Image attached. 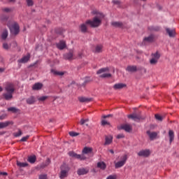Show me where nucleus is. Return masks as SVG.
Here are the masks:
<instances>
[{
    "mask_svg": "<svg viewBox=\"0 0 179 179\" xmlns=\"http://www.w3.org/2000/svg\"><path fill=\"white\" fill-rule=\"evenodd\" d=\"M169 142L170 143H171V142L174 141V131H173V130H169Z\"/></svg>",
    "mask_w": 179,
    "mask_h": 179,
    "instance_id": "bb28decb",
    "label": "nucleus"
},
{
    "mask_svg": "<svg viewBox=\"0 0 179 179\" xmlns=\"http://www.w3.org/2000/svg\"><path fill=\"white\" fill-rule=\"evenodd\" d=\"M113 2L114 5H120L121 3V2H120L118 0H113Z\"/></svg>",
    "mask_w": 179,
    "mask_h": 179,
    "instance_id": "5fc2aeb1",
    "label": "nucleus"
},
{
    "mask_svg": "<svg viewBox=\"0 0 179 179\" xmlns=\"http://www.w3.org/2000/svg\"><path fill=\"white\" fill-rule=\"evenodd\" d=\"M17 166H18V167H27V166H29V164H27L26 162H20L17 161Z\"/></svg>",
    "mask_w": 179,
    "mask_h": 179,
    "instance_id": "c756f323",
    "label": "nucleus"
},
{
    "mask_svg": "<svg viewBox=\"0 0 179 179\" xmlns=\"http://www.w3.org/2000/svg\"><path fill=\"white\" fill-rule=\"evenodd\" d=\"M108 117H111V115H104L103 118H108Z\"/></svg>",
    "mask_w": 179,
    "mask_h": 179,
    "instance_id": "13d9d810",
    "label": "nucleus"
},
{
    "mask_svg": "<svg viewBox=\"0 0 179 179\" xmlns=\"http://www.w3.org/2000/svg\"><path fill=\"white\" fill-rule=\"evenodd\" d=\"M47 99H48V96H38V100L41 102L45 101V100H47Z\"/></svg>",
    "mask_w": 179,
    "mask_h": 179,
    "instance_id": "4c0bfd02",
    "label": "nucleus"
},
{
    "mask_svg": "<svg viewBox=\"0 0 179 179\" xmlns=\"http://www.w3.org/2000/svg\"><path fill=\"white\" fill-rule=\"evenodd\" d=\"M87 173H89V169L87 168H81L77 171V174L78 176H85V174H87Z\"/></svg>",
    "mask_w": 179,
    "mask_h": 179,
    "instance_id": "ddd939ff",
    "label": "nucleus"
},
{
    "mask_svg": "<svg viewBox=\"0 0 179 179\" xmlns=\"http://www.w3.org/2000/svg\"><path fill=\"white\" fill-rule=\"evenodd\" d=\"M101 50H103V46L101 45H96L95 48L96 52H101Z\"/></svg>",
    "mask_w": 179,
    "mask_h": 179,
    "instance_id": "ea45409f",
    "label": "nucleus"
},
{
    "mask_svg": "<svg viewBox=\"0 0 179 179\" xmlns=\"http://www.w3.org/2000/svg\"><path fill=\"white\" fill-rule=\"evenodd\" d=\"M166 31L167 34L169 36V37H176V29L166 28Z\"/></svg>",
    "mask_w": 179,
    "mask_h": 179,
    "instance_id": "dca6fc26",
    "label": "nucleus"
},
{
    "mask_svg": "<svg viewBox=\"0 0 179 179\" xmlns=\"http://www.w3.org/2000/svg\"><path fill=\"white\" fill-rule=\"evenodd\" d=\"M29 138H30V136H24V137H22V138L20 139V141H21V142H26V141H27V139H29Z\"/></svg>",
    "mask_w": 179,
    "mask_h": 179,
    "instance_id": "c03bdc74",
    "label": "nucleus"
},
{
    "mask_svg": "<svg viewBox=\"0 0 179 179\" xmlns=\"http://www.w3.org/2000/svg\"><path fill=\"white\" fill-rule=\"evenodd\" d=\"M5 90L7 93L3 94L4 99L6 100H10L13 97V93L15 92V85L8 83L6 84Z\"/></svg>",
    "mask_w": 179,
    "mask_h": 179,
    "instance_id": "f03ea898",
    "label": "nucleus"
},
{
    "mask_svg": "<svg viewBox=\"0 0 179 179\" xmlns=\"http://www.w3.org/2000/svg\"><path fill=\"white\" fill-rule=\"evenodd\" d=\"M4 117L3 116H0V120H3Z\"/></svg>",
    "mask_w": 179,
    "mask_h": 179,
    "instance_id": "680f3d73",
    "label": "nucleus"
},
{
    "mask_svg": "<svg viewBox=\"0 0 179 179\" xmlns=\"http://www.w3.org/2000/svg\"><path fill=\"white\" fill-rule=\"evenodd\" d=\"M126 71H127V72H136V71H138V68L136 66H128Z\"/></svg>",
    "mask_w": 179,
    "mask_h": 179,
    "instance_id": "4be33fe9",
    "label": "nucleus"
},
{
    "mask_svg": "<svg viewBox=\"0 0 179 179\" xmlns=\"http://www.w3.org/2000/svg\"><path fill=\"white\" fill-rule=\"evenodd\" d=\"M128 118L130 120H133L134 121L136 122H139L141 120H143L142 116L141 115H138L136 113H132L131 115H128Z\"/></svg>",
    "mask_w": 179,
    "mask_h": 179,
    "instance_id": "6e6552de",
    "label": "nucleus"
},
{
    "mask_svg": "<svg viewBox=\"0 0 179 179\" xmlns=\"http://www.w3.org/2000/svg\"><path fill=\"white\" fill-rule=\"evenodd\" d=\"M92 14L96 15V16L93 17L92 20H88L85 23L80 25V30L81 33H87V24H89L90 27L93 28L99 27V26L101 24V19L104 17V14L99 12L98 10L92 11Z\"/></svg>",
    "mask_w": 179,
    "mask_h": 179,
    "instance_id": "f257e3e1",
    "label": "nucleus"
},
{
    "mask_svg": "<svg viewBox=\"0 0 179 179\" xmlns=\"http://www.w3.org/2000/svg\"><path fill=\"white\" fill-rule=\"evenodd\" d=\"M9 125H13V122L12 121H6L0 122V129L3 128H6V127H9Z\"/></svg>",
    "mask_w": 179,
    "mask_h": 179,
    "instance_id": "4468645a",
    "label": "nucleus"
},
{
    "mask_svg": "<svg viewBox=\"0 0 179 179\" xmlns=\"http://www.w3.org/2000/svg\"><path fill=\"white\" fill-rule=\"evenodd\" d=\"M109 152H110V153H112V155H114V150H109Z\"/></svg>",
    "mask_w": 179,
    "mask_h": 179,
    "instance_id": "bf43d9fd",
    "label": "nucleus"
},
{
    "mask_svg": "<svg viewBox=\"0 0 179 179\" xmlns=\"http://www.w3.org/2000/svg\"><path fill=\"white\" fill-rule=\"evenodd\" d=\"M127 160H128V155H122L120 157V160L115 163V169H121V167H124L127 163Z\"/></svg>",
    "mask_w": 179,
    "mask_h": 179,
    "instance_id": "7ed1b4c3",
    "label": "nucleus"
},
{
    "mask_svg": "<svg viewBox=\"0 0 179 179\" xmlns=\"http://www.w3.org/2000/svg\"><path fill=\"white\" fill-rule=\"evenodd\" d=\"M69 134L70 136H78V135H79V133H76L75 131H70Z\"/></svg>",
    "mask_w": 179,
    "mask_h": 179,
    "instance_id": "37998d69",
    "label": "nucleus"
},
{
    "mask_svg": "<svg viewBox=\"0 0 179 179\" xmlns=\"http://www.w3.org/2000/svg\"><path fill=\"white\" fill-rule=\"evenodd\" d=\"M153 41H155V35L151 34L143 38V44H146V43H153Z\"/></svg>",
    "mask_w": 179,
    "mask_h": 179,
    "instance_id": "9b49d317",
    "label": "nucleus"
},
{
    "mask_svg": "<svg viewBox=\"0 0 179 179\" xmlns=\"http://www.w3.org/2000/svg\"><path fill=\"white\" fill-rule=\"evenodd\" d=\"M69 155L70 157H75L76 159H78V160H86L87 157L85 155H78L75 152L71 151L69 152Z\"/></svg>",
    "mask_w": 179,
    "mask_h": 179,
    "instance_id": "0eeeda50",
    "label": "nucleus"
},
{
    "mask_svg": "<svg viewBox=\"0 0 179 179\" xmlns=\"http://www.w3.org/2000/svg\"><path fill=\"white\" fill-rule=\"evenodd\" d=\"M19 110L15 107H10L8 108V111H10L11 113H17Z\"/></svg>",
    "mask_w": 179,
    "mask_h": 179,
    "instance_id": "58836bf2",
    "label": "nucleus"
},
{
    "mask_svg": "<svg viewBox=\"0 0 179 179\" xmlns=\"http://www.w3.org/2000/svg\"><path fill=\"white\" fill-rule=\"evenodd\" d=\"M8 38V30H4L1 34V38L3 40H6Z\"/></svg>",
    "mask_w": 179,
    "mask_h": 179,
    "instance_id": "f704fd0d",
    "label": "nucleus"
},
{
    "mask_svg": "<svg viewBox=\"0 0 179 179\" xmlns=\"http://www.w3.org/2000/svg\"><path fill=\"white\" fill-rule=\"evenodd\" d=\"M101 124L102 125H110V122H107V120H103L101 121Z\"/></svg>",
    "mask_w": 179,
    "mask_h": 179,
    "instance_id": "8fccbe9b",
    "label": "nucleus"
},
{
    "mask_svg": "<svg viewBox=\"0 0 179 179\" xmlns=\"http://www.w3.org/2000/svg\"><path fill=\"white\" fill-rule=\"evenodd\" d=\"M50 163H51V159L48 158L46 159V162L41 165L42 169H44V167H47V166H48V164H50Z\"/></svg>",
    "mask_w": 179,
    "mask_h": 179,
    "instance_id": "c9c22d12",
    "label": "nucleus"
},
{
    "mask_svg": "<svg viewBox=\"0 0 179 179\" xmlns=\"http://www.w3.org/2000/svg\"><path fill=\"white\" fill-rule=\"evenodd\" d=\"M97 167L99 169H101V170H106V167H107V166L106 165V163H104V162H98Z\"/></svg>",
    "mask_w": 179,
    "mask_h": 179,
    "instance_id": "c85d7f7f",
    "label": "nucleus"
},
{
    "mask_svg": "<svg viewBox=\"0 0 179 179\" xmlns=\"http://www.w3.org/2000/svg\"><path fill=\"white\" fill-rule=\"evenodd\" d=\"M145 72H146V69H145Z\"/></svg>",
    "mask_w": 179,
    "mask_h": 179,
    "instance_id": "69168bd1",
    "label": "nucleus"
},
{
    "mask_svg": "<svg viewBox=\"0 0 179 179\" xmlns=\"http://www.w3.org/2000/svg\"><path fill=\"white\" fill-rule=\"evenodd\" d=\"M78 58H82L83 57V52H78Z\"/></svg>",
    "mask_w": 179,
    "mask_h": 179,
    "instance_id": "6e6d98bb",
    "label": "nucleus"
},
{
    "mask_svg": "<svg viewBox=\"0 0 179 179\" xmlns=\"http://www.w3.org/2000/svg\"><path fill=\"white\" fill-rule=\"evenodd\" d=\"M3 89L0 87V92H2Z\"/></svg>",
    "mask_w": 179,
    "mask_h": 179,
    "instance_id": "0e129e2a",
    "label": "nucleus"
},
{
    "mask_svg": "<svg viewBox=\"0 0 179 179\" xmlns=\"http://www.w3.org/2000/svg\"><path fill=\"white\" fill-rule=\"evenodd\" d=\"M22 130L19 129V130H18V132L14 134V136H15L16 138H17V136H22Z\"/></svg>",
    "mask_w": 179,
    "mask_h": 179,
    "instance_id": "79ce46f5",
    "label": "nucleus"
},
{
    "mask_svg": "<svg viewBox=\"0 0 179 179\" xmlns=\"http://www.w3.org/2000/svg\"><path fill=\"white\" fill-rule=\"evenodd\" d=\"M155 118L156 120H157L158 121H163V117L160 116L159 115H155Z\"/></svg>",
    "mask_w": 179,
    "mask_h": 179,
    "instance_id": "a18cd8bd",
    "label": "nucleus"
},
{
    "mask_svg": "<svg viewBox=\"0 0 179 179\" xmlns=\"http://www.w3.org/2000/svg\"><path fill=\"white\" fill-rule=\"evenodd\" d=\"M0 72H3V69L0 68Z\"/></svg>",
    "mask_w": 179,
    "mask_h": 179,
    "instance_id": "052dcab7",
    "label": "nucleus"
},
{
    "mask_svg": "<svg viewBox=\"0 0 179 179\" xmlns=\"http://www.w3.org/2000/svg\"><path fill=\"white\" fill-rule=\"evenodd\" d=\"M78 100L80 103H90V101H92V98L80 96L78 97Z\"/></svg>",
    "mask_w": 179,
    "mask_h": 179,
    "instance_id": "f3484780",
    "label": "nucleus"
},
{
    "mask_svg": "<svg viewBox=\"0 0 179 179\" xmlns=\"http://www.w3.org/2000/svg\"><path fill=\"white\" fill-rule=\"evenodd\" d=\"M27 104H34V103H36V98H34V96H30L27 99Z\"/></svg>",
    "mask_w": 179,
    "mask_h": 179,
    "instance_id": "a878e982",
    "label": "nucleus"
},
{
    "mask_svg": "<svg viewBox=\"0 0 179 179\" xmlns=\"http://www.w3.org/2000/svg\"><path fill=\"white\" fill-rule=\"evenodd\" d=\"M56 47L58 48V50H64V48H66V42H65V41H60L56 43Z\"/></svg>",
    "mask_w": 179,
    "mask_h": 179,
    "instance_id": "f8f14e48",
    "label": "nucleus"
},
{
    "mask_svg": "<svg viewBox=\"0 0 179 179\" xmlns=\"http://www.w3.org/2000/svg\"><path fill=\"white\" fill-rule=\"evenodd\" d=\"M158 61L159 60H157V59L152 57V59L150 60V64L151 65H156V64H157Z\"/></svg>",
    "mask_w": 179,
    "mask_h": 179,
    "instance_id": "e433bc0d",
    "label": "nucleus"
},
{
    "mask_svg": "<svg viewBox=\"0 0 179 179\" xmlns=\"http://www.w3.org/2000/svg\"><path fill=\"white\" fill-rule=\"evenodd\" d=\"M51 73H53V75H57L59 76H62L64 75V72L62 71H57L54 69L51 70Z\"/></svg>",
    "mask_w": 179,
    "mask_h": 179,
    "instance_id": "7c9ffc66",
    "label": "nucleus"
},
{
    "mask_svg": "<svg viewBox=\"0 0 179 179\" xmlns=\"http://www.w3.org/2000/svg\"><path fill=\"white\" fill-rule=\"evenodd\" d=\"M27 3L28 6H33L34 5L33 0H27Z\"/></svg>",
    "mask_w": 179,
    "mask_h": 179,
    "instance_id": "a19ab883",
    "label": "nucleus"
},
{
    "mask_svg": "<svg viewBox=\"0 0 179 179\" xmlns=\"http://www.w3.org/2000/svg\"><path fill=\"white\" fill-rule=\"evenodd\" d=\"M29 59H30V54H27V55L24 56L22 58L18 60L20 64H26V62H29Z\"/></svg>",
    "mask_w": 179,
    "mask_h": 179,
    "instance_id": "2eb2a0df",
    "label": "nucleus"
},
{
    "mask_svg": "<svg viewBox=\"0 0 179 179\" xmlns=\"http://www.w3.org/2000/svg\"><path fill=\"white\" fill-rule=\"evenodd\" d=\"M61 172H60V178H65L66 177H68V173L69 171V167H68V165L64 164L61 167Z\"/></svg>",
    "mask_w": 179,
    "mask_h": 179,
    "instance_id": "39448f33",
    "label": "nucleus"
},
{
    "mask_svg": "<svg viewBox=\"0 0 179 179\" xmlns=\"http://www.w3.org/2000/svg\"><path fill=\"white\" fill-rule=\"evenodd\" d=\"M0 176H8V173H6V172H0Z\"/></svg>",
    "mask_w": 179,
    "mask_h": 179,
    "instance_id": "4d7b16f0",
    "label": "nucleus"
},
{
    "mask_svg": "<svg viewBox=\"0 0 179 179\" xmlns=\"http://www.w3.org/2000/svg\"><path fill=\"white\" fill-rule=\"evenodd\" d=\"M9 29L10 33L14 34V36L19 34V31H20L19 24L16 22H14L11 26H10Z\"/></svg>",
    "mask_w": 179,
    "mask_h": 179,
    "instance_id": "423d86ee",
    "label": "nucleus"
},
{
    "mask_svg": "<svg viewBox=\"0 0 179 179\" xmlns=\"http://www.w3.org/2000/svg\"><path fill=\"white\" fill-rule=\"evenodd\" d=\"M3 12H6V13H9L12 12V8H6L3 9Z\"/></svg>",
    "mask_w": 179,
    "mask_h": 179,
    "instance_id": "de8ad7c7",
    "label": "nucleus"
},
{
    "mask_svg": "<svg viewBox=\"0 0 179 179\" xmlns=\"http://www.w3.org/2000/svg\"><path fill=\"white\" fill-rule=\"evenodd\" d=\"M87 122H89V119H81L80 121V125H85V124L87 127L89 126Z\"/></svg>",
    "mask_w": 179,
    "mask_h": 179,
    "instance_id": "2f4dec72",
    "label": "nucleus"
},
{
    "mask_svg": "<svg viewBox=\"0 0 179 179\" xmlns=\"http://www.w3.org/2000/svg\"><path fill=\"white\" fill-rule=\"evenodd\" d=\"M63 57L64 59H67L68 61L75 59V57H73V50H70L69 52L68 53H65Z\"/></svg>",
    "mask_w": 179,
    "mask_h": 179,
    "instance_id": "1a4fd4ad",
    "label": "nucleus"
},
{
    "mask_svg": "<svg viewBox=\"0 0 179 179\" xmlns=\"http://www.w3.org/2000/svg\"><path fill=\"white\" fill-rule=\"evenodd\" d=\"M147 134L150 136V139H151V141H153V139H155L157 136V133L156 132H150V131H148Z\"/></svg>",
    "mask_w": 179,
    "mask_h": 179,
    "instance_id": "5701e85b",
    "label": "nucleus"
},
{
    "mask_svg": "<svg viewBox=\"0 0 179 179\" xmlns=\"http://www.w3.org/2000/svg\"><path fill=\"white\" fill-rule=\"evenodd\" d=\"M122 138H125V136H124V134H118L117 136V139H122Z\"/></svg>",
    "mask_w": 179,
    "mask_h": 179,
    "instance_id": "864d4df0",
    "label": "nucleus"
},
{
    "mask_svg": "<svg viewBox=\"0 0 179 179\" xmlns=\"http://www.w3.org/2000/svg\"><path fill=\"white\" fill-rule=\"evenodd\" d=\"M124 87H127V85L123 84V83H117L113 86V88L115 89V90L124 89Z\"/></svg>",
    "mask_w": 179,
    "mask_h": 179,
    "instance_id": "aec40b11",
    "label": "nucleus"
},
{
    "mask_svg": "<svg viewBox=\"0 0 179 179\" xmlns=\"http://www.w3.org/2000/svg\"><path fill=\"white\" fill-rule=\"evenodd\" d=\"M121 129H124L126 132H131L132 127L129 124H123L121 126Z\"/></svg>",
    "mask_w": 179,
    "mask_h": 179,
    "instance_id": "412c9836",
    "label": "nucleus"
},
{
    "mask_svg": "<svg viewBox=\"0 0 179 179\" xmlns=\"http://www.w3.org/2000/svg\"><path fill=\"white\" fill-rule=\"evenodd\" d=\"M43 89V83H36L32 86V90H41Z\"/></svg>",
    "mask_w": 179,
    "mask_h": 179,
    "instance_id": "a211bd4d",
    "label": "nucleus"
},
{
    "mask_svg": "<svg viewBox=\"0 0 179 179\" xmlns=\"http://www.w3.org/2000/svg\"><path fill=\"white\" fill-rule=\"evenodd\" d=\"M152 58L159 60L160 59V54H159V52H156L155 53L152 54Z\"/></svg>",
    "mask_w": 179,
    "mask_h": 179,
    "instance_id": "72a5a7b5",
    "label": "nucleus"
},
{
    "mask_svg": "<svg viewBox=\"0 0 179 179\" xmlns=\"http://www.w3.org/2000/svg\"><path fill=\"white\" fill-rule=\"evenodd\" d=\"M10 2H15V0H9Z\"/></svg>",
    "mask_w": 179,
    "mask_h": 179,
    "instance_id": "e2e57ef3",
    "label": "nucleus"
},
{
    "mask_svg": "<svg viewBox=\"0 0 179 179\" xmlns=\"http://www.w3.org/2000/svg\"><path fill=\"white\" fill-rule=\"evenodd\" d=\"M39 179H47V175L46 174H41L38 176Z\"/></svg>",
    "mask_w": 179,
    "mask_h": 179,
    "instance_id": "09e8293b",
    "label": "nucleus"
},
{
    "mask_svg": "<svg viewBox=\"0 0 179 179\" xmlns=\"http://www.w3.org/2000/svg\"><path fill=\"white\" fill-rule=\"evenodd\" d=\"M148 30H150V31H159L160 27L157 26H150L148 27Z\"/></svg>",
    "mask_w": 179,
    "mask_h": 179,
    "instance_id": "cd10ccee",
    "label": "nucleus"
},
{
    "mask_svg": "<svg viewBox=\"0 0 179 179\" xmlns=\"http://www.w3.org/2000/svg\"><path fill=\"white\" fill-rule=\"evenodd\" d=\"M36 160H37L36 155L29 156L27 159V161L29 162V163H31V164H34V163H36Z\"/></svg>",
    "mask_w": 179,
    "mask_h": 179,
    "instance_id": "b1692460",
    "label": "nucleus"
},
{
    "mask_svg": "<svg viewBox=\"0 0 179 179\" xmlns=\"http://www.w3.org/2000/svg\"><path fill=\"white\" fill-rule=\"evenodd\" d=\"M92 152H93L92 148L85 147L82 152L83 154H81V155H84V156H85V155H89V153H92Z\"/></svg>",
    "mask_w": 179,
    "mask_h": 179,
    "instance_id": "6ab92c4d",
    "label": "nucleus"
},
{
    "mask_svg": "<svg viewBox=\"0 0 179 179\" xmlns=\"http://www.w3.org/2000/svg\"><path fill=\"white\" fill-rule=\"evenodd\" d=\"M92 81V80H90V78H86L85 81H84V85H86V83H89Z\"/></svg>",
    "mask_w": 179,
    "mask_h": 179,
    "instance_id": "3c124183",
    "label": "nucleus"
},
{
    "mask_svg": "<svg viewBox=\"0 0 179 179\" xmlns=\"http://www.w3.org/2000/svg\"><path fill=\"white\" fill-rule=\"evenodd\" d=\"M110 69L108 67L102 68L97 71V75H100L99 78H111V73H105L109 72Z\"/></svg>",
    "mask_w": 179,
    "mask_h": 179,
    "instance_id": "20e7f679",
    "label": "nucleus"
},
{
    "mask_svg": "<svg viewBox=\"0 0 179 179\" xmlns=\"http://www.w3.org/2000/svg\"><path fill=\"white\" fill-rule=\"evenodd\" d=\"M105 143L104 145H110L113 142V136H108L105 138Z\"/></svg>",
    "mask_w": 179,
    "mask_h": 179,
    "instance_id": "393cba45",
    "label": "nucleus"
},
{
    "mask_svg": "<svg viewBox=\"0 0 179 179\" xmlns=\"http://www.w3.org/2000/svg\"><path fill=\"white\" fill-rule=\"evenodd\" d=\"M106 179H117V176L115 174L110 175Z\"/></svg>",
    "mask_w": 179,
    "mask_h": 179,
    "instance_id": "49530a36",
    "label": "nucleus"
},
{
    "mask_svg": "<svg viewBox=\"0 0 179 179\" xmlns=\"http://www.w3.org/2000/svg\"><path fill=\"white\" fill-rule=\"evenodd\" d=\"M150 150H142L138 152V156L142 157H149L150 156Z\"/></svg>",
    "mask_w": 179,
    "mask_h": 179,
    "instance_id": "9d476101",
    "label": "nucleus"
},
{
    "mask_svg": "<svg viewBox=\"0 0 179 179\" xmlns=\"http://www.w3.org/2000/svg\"><path fill=\"white\" fill-rule=\"evenodd\" d=\"M112 26H113V27H122V24L120 22H113Z\"/></svg>",
    "mask_w": 179,
    "mask_h": 179,
    "instance_id": "473e14b6",
    "label": "nucleus"
},
{
    "mask_svg": "<svg viewBox=\"0 0 179 179\" xmlns=\"http://www.w3.org/2000/svg\"><path fill=\"white\" fill-rule=\"evenodd\" d=\"M3 48H4V50H8L9 49V45H8V43H3Z\"/></svg>",
    "mask_w": 179,
    "mask_h": 179,
    "instance_id": "603ef678",
    "label": "nucleus"
}]
</instances>
